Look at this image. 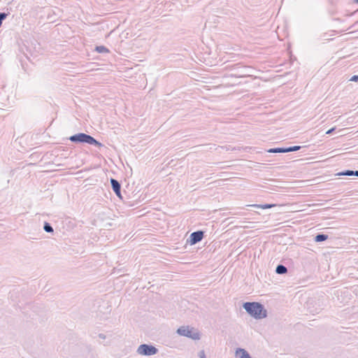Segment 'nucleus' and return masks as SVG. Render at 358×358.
<instances>
[{
    "label": "nucleus",
    "mask_w": 358,
    "mask_h": 358,
    "mask_svg": "<svg viewBox=\"0 0 358 358\" xmlns=\"http://www.w3.org/2000/svg\"><path fill=\"white\" fill-rule=\"evenodd\" d=\"M243 307L250 316L255 319H263L267 316L266 310L259 302H245Z\"/></svg>",
    "instance_id": "f257e3e1"
},
{
    "label": "nucleus",
    "mask_w": 358,
    "mask_h": 358,
    "mask_svg": "<svg viewBox=\"0 0 358 358\" xmlns=\"http://www.w3.org/2000/svg\"><path fill=\"white\" fill-rule=\"evenodd\" d=\"M69 139L75 143H87L89 145H92L98 148L103 147V145L99 141H96L93 136L85 134V133H78L73 136H71Z\"/></svg>",
    "instance_id": "f03ea898"
},
{
    "label": "nucleus",
    "mask_w": 358,
    "mask_h": 358,
    "mask_svg": "<svg viewBox=\"0 0 358 358\" xmlns=\"http://www.w3.org/2000/svg\"><path fill=\"white\" fill-rule=\"evenodd\" d=\"M176 332L180 336H185L194 341L201 338L199 331L189 326H182L177 329Z\"/></svg>",
    "instance_id": "7ed1b4c3"
},
{
    "label": "nucleus",
    "mask_w": 358,
    "mask_h": 358,
    "mask_svg": "<svg viewBox=\"0 0 358 358\" xmlns=\"http://www.w3.org/2000/svg\"><path fill=\"white\" fill-rule=\"evenodd\" d=\"M137 353L143 356H151L158 352V349L154 345L149 344H141L138 346Z\"/></svg>",
    "instance_id": "20e7f679"
},
{
    "label": "nucleus",
    "mask_w": 358,
    "mask_h": 358,
    "mask_svg": "<svg viewBox=\"0 0 358 358\" xmlns=\"http://www.w3.org/2000/svg\"><path fill=\"white\" fill-rule=\"evenodd\" d=\"M204 236V232L203 231L199 230L196 231L192 232L189 239L187 240V242L191 245H195L197 243L200 242Z\"/></svg>",
    "instance_id": "39448f33"
},
{
    "label": "nucleus",
    "mask_w": 358,
    "mask_h": 358,
    "mask_svg": "<svg viewBox=\"0 0 358 358\" xmlns=\"http://www.w3.org/2000/svg\"><path fill=\"white\" fill-rule=\"evenodd\" d=\"M228 69L236 70V73L234 75L235 77L241 78L248 75L247 68L245 66H241L240 64L227 66Z\"/></svg>",
    "instance_id": "423d86ee"
},
{
    "label": "nucleus",
    "mask_w": 358,
    "mask_h": 358,
    "mask_svg": "<svg viewBox=\"0 0 358 358\" xmlns=\"http://www.w3.org/2000/svg\"><path fill=\"white\" fill-rule=\"evenodd\" d=\"M110 182L111 187L117 197L122 199L121 194V184L115 178H110Z\"/></svg>",
    "instance_id": "0eeeda50"
},
{
    "label": "nucleus",
    "mask_w": 358,
    "mask_h": 358,
    "mask_svg": "<svg viewBox=\"0 0 358 358\" xmlns=\"http://www.w3.org/2000/svg\"><path fill=\"white\" fill-rule=\"evenodd\" d=\"M329 238L328 235L327 234H317L315 237H314V241L317 243H319V242H322V241H324L326 240H327Z\"/></svg>",
    "instance_id": "6e6552de"
},
{
    "label": "nucleus",
    "mask_w": 358,
    "mask_h": 358,
    "mask_svg": "<svg viewBox=\"0 0 358 358\" xmlns=\"http://www.w3.org/2000/svg\"><path fill=\"white\" fill-rule=\"evenodd\" d=\"M287 271V268L282 264H278L275 268V273L278 274H285Z\"/></svg>",
    "instance_id": "1a4fd4ad"
},
{
    "label": "nucleus",
    "mask_w": 358,
    "mask_h": 358,
    "mask_svg": "<svg viewBox=\"0 0 358 358\" xmlns=\"http://www.w3.org/2000/svg\"><path fill=\"white\" fill-rule=\"evenodd\" d=\"M269 153H286L285 148H273L267 150Z\"/></svg>",
    "instance_id": "9d476101"
},
{
    "label": "nucleus",
    "mask_w": 358,
    "mask_h": 358,
    "mask_svg": "<svg viewBox=\"0 0 358 358\" xmlns=\"http://www.w3.org/2000/svg\"><path fill=\"white\" fill-rule=\"evenodd\" d=\"M275 206H276V204H274V203H266V204H263V205H262V204L253 205V206L258 208H262V209L271 208Z\"/></svg>",
    "instance_id": "9b49d317"
},
{
    "label": "nucleus",
    "mask_w": 358,
    "mask_h": 358,
    "mask_svg": "<svg viewBox=\"0 0 358 358\" xmlns=\"http://www.w3.org/2000/svg\"><path fill=\"white\" fill-rule=\"evenodd\" d=\"M337 176H354V171L352 170H345L341 172H339L336 174Z\"/></svg>",
    "instance_id": "f8f14e48"
},
{
    "label": "nucleus",
    "mask_w": 358,
    "mask_h": 358,
    "mask_svg": "<svg viewBox=\"0 0 358 358\" xmlns=\"http://www.w3.org/2000/svg\"><path fill=\"white\" fill-rule=\"evenodd\" d=\"M95 50L99 52V53H106V52H109V50L103 46V45H98V46H96L95 48Z\"/></svg>",
    "instance_id": "ddd939ff"
},
{
    "label": "nucleus",
    "mask_w": 358,
    "mask_h": 358,
    "mask_svg": "<svg viewBox=\"0 0 358 358\" xmlns=\"http://www.w3.org/2000/svg\"><path fill=\"white\" fill-rule=\"evenodd\" d=\"M43 229L45 232H48V233H52L54 231V229H53L52 227L51 226V224L47 222H44Z\"/></svg>",
    "instance_id": "4468645a"
},
{
    "label": "nucleus",
    "mask_w": 358,
    "mask_h": 358,
    "mask_svg": "<svg viewBox=\"0 0 358 358\" xmlns=\"http://www.w3.org/2000/svg\"><path fill=\"white\" fill-rule=\"evenodd\" d=\"M301 147L300 145H294V146L287 147V148H285V152L298 151L301 149Z\"/></svg>",
    "instance_id": "2eb2a0df"
},
{
    "label": "nucleus",
    "mask_w": 358,
    "mask_h": 358,
    "mask_svg": "<svg viewBox=\"0 0 358 358\" xmlns=\"http://www.w3.org/2000/svg\"><path fill=\"white\" fill-rule=\"evenodd\" d=\"M9 13H6L4 12L0 13V27L2 25L3 21L7 17Z\"/></svg>",
    "instance_id": "dca6fc26"
},
{
    "label": "nucleus",
    "mask_w": 358,
    "mask_h": 358,
    "mask_svg": "<svg viewBox=\"0 0 358 358\" xmlns=\"http://www.w3.org/2000/svg\"><path fill=\"white\" fill-rule=\"evenodd\" d=\"M198 356L199 357V358H206L205 352L203 350L199 351V352L198 353Z\"/></svg>",
    "instance_id": "f3484780"
},
{
    "label": "nucleus",
    "mask_w": 358,
    "mask_h": 358,
    "mask_svg": "<svg viewBox=\"0 0 358 358\" xmlns=\"http://www.w3.org/2000/svg\"><path fill=\"white\" fill-rule=\"evenodd\" d=\"M350 81H353V82H357L358 81V75H355L351 77V78L350 79Z\"/></svg>",
    "instance_id": "a211bd4d"
},
{
    "label": "nucleus",
    "mask_w": 358,
    "mask_h": 358,
    "mask_svg": "<svg viewBox=\"0 0 358 358\" xmlns=\"http://www.w3.org/2000/svg\"><path fill=\"white\" fill-rule=\"evenodd\" d=\"M335 129H336V128H335V127H332V128H331L330 129H329V130L326 132V134H332V133L334 132V131Z\"/></svg>",
    "instance_id": "6ab92c4d"
},
{
    "label": "nucleus",
    "mask_w": 358,
    "mask_h": 358,
    "mask_svg": "<svg viewBox=\"0 0 358 358\" xmlns=\"http://www.w3.org/2000/svg\"><path fill=\"white\" fill-rule=\"evenodd\" d=\"M99 337L101 339H105L106 338V336L103 334H99Z\"/></svg>",
    "instance_id": "aec40b11"
},
{
    "label": "nucleus",
    "mask_w": 358,
    "mask_h": 358,
    "mask_svg": "<svg viewBox=\"0 0 358 358\" xmlns=\"http://www.w3.org/2000/svg\"><path fill=\"white\" fill-rule=\"evenodd\" d=\"M357 176L358 177V171H354V176Z\"/></svg>",
    "instance_id": "412c9836"
},
{
    "label": "nucleus",
    "mask_w": 358,
    "mask_h": 358,
    "mask_svg": "<svg viewBox=\"0 0 358 358\" xmlns=\"http://www.w3.org/2000/svg\"><path fill=\"white\" fill-rule=\"evenodd\" d=\"M356 3H358V0H354Z\"/></svg>",
    "instance_id": "4be33fe9"
}]
</instances>
